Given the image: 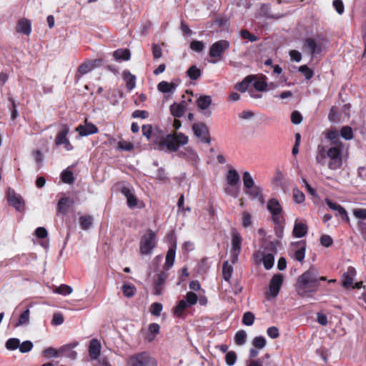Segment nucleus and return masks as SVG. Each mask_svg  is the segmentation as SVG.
<instances>
[{
  "label": "nucleus",
  "instance_id": "nucleus-1",
  "mask_svg": "<svg viewBox=\"0 0 366 366\" xmlns=\"http://www.w3.org/2000/svg\"><path fill=\"white\" fill-rule=\"evenodd\" d=\"M320 281H327V277L320 276L318 270L311 267L297 277L296 292L302 297H312L318 291Z\"/></svg>",
  "mask_w": 366,
  "mask_h": 366
},
{
  "label": "nucleus",
  "instance_id": "nucleus-2",
  "mask_svg": "<svg viewBox=\"0 0 366 366\" xmlns=\"http://www.w3.org/2000/svg\"><path fill=\"white\" fill-rule=\"evenodd\" d=\"M153 142L157 145L159 150H163L164 147H167L170 152H176L179 146L185 145L188 143V137L180 132L168 134L165 138L161 137L159 140L158 139L153 140Z\"/></svg>",
  "mask_w": 366,
  "mask_h": 366
},
{
  "label": "nucleus",
  "instance_id": "nucleus-3",
  "mask_svg": "<svg viewBox=\"0 0 366 366\" xmlns=\"http://www.w3.org/2000/svg\"><path fill=\"white\" fill-rule=\"evenodd\" d=\"M126 366H157V362L149 352H141L130 355L127 360Z\"/></svg>",
  "mask_w": 366,
  "mask_h": 366
},
{
  "label": "nucleus",
  "instance_id": "nucleus-4",
  "mask_svg": "<svg viewBox=\"0 0 366 366\" xmlns=\"http://www.w3.org/2000/svg\"><path fill=\"white\" fill-rule=\"evenodd\" d=\"M344 147H330L327 149V158L329 162L327 167L331 170H337L340 169L343 164V152Z\"/></svg>",
  "mask_w": 366,
  "mask_h": 366
},
{
  "label": "nucleus",
  "instance_id": "nucleus-5",
  "mask_svg": "<svg viewBox=\"0 0 366 366\" xmlns=\"http://www.w3.org/2000/svg\"><path fill=\"white\" fill-rule=\"evenodd\" d=\"M156 234L152 229L141 237L139 242V252L142 255L149 254L157 245Z\"/></svg>",
  "mask_w": 366,
  "mask_h": 366
},
{
  "label": "nucleus",
  "instance_id": "nucleus-6",
  "mask_svg": "<svg viewBox=\"0 0 366 366\" xmlns=\"http://www.w3.org/2000/svg\"><path fill=\"white\" fill-rule=\"evenodd\" d=\"M226 179L227 184L232 187H227L224 189L225 192L236 198L238 196L239 193V182H240V177L237 172V171L234 169H229L227 176Z\"/></svg>",
  "mask_w": 366,
  "mask_h": 366
},
{
  "label": "nucleus",
  "instance_id": "nucleus-7",
  "mask_svg": "<svg viewBox=\"0 0 366 366\" xmlns=\"http://www.w3.org/2000/svg\"><path fill=\"white\" fill-rule=\"evenodd\" d=\"M230 46V44L227 40H219L209 48V55L211 58L214 59L212 60V63H217L221 61L222 59L223 54Z\"/></svg>",
  "mask_w": 366,
  "mask_h": 366
},
{
  "label": "nucleus",
  "instance_id": "nucleus-8",
  "mask_svg": "<svg viewBox=\"0 0 366 366\" xmlns=\"http://www.w3.org/2000/svg\"><path fill=\"white\" fill-rule=\"evenodd\" d=\"M232 235V247L230 250V260L232 264L238 262L239 255L241 252L242 237L239 232L234 229L231 233Z\"/></svg>",
  "mask_w": 366,
  "mask_h": 366
},
{
  "label": "nucleus",
  "instance_id": "nucleus-9",
  "mask_svg": "<svg viewBox=\"0 0 366 366\" xmlns=\"http://www.w3.org/2000/svg\"><path fill=\"white\" fill-rule=\"evenodd\" d=\"M192 130L194 135L201 139L202 142L209 144L211 138L208 127L204 122L194 123L192 125Z\"/></svg>",
  "mask_w": 366,
  "mask_h": 366
},
{
  "label": "nucleus",
  "instance_id": "nucleus-10",
  "mask_svg": "<svg viewBox=\"0 0 366 366\" xmlns=\"http://www.w3.org/2000/svg\"><path fill=\"white\" fill-rule=\"evenodd\" d=\"M304 48L312 56H314L322 52V44L314 38H307L304 41Z\"/></svg>",
  "mask_w": 366,
  "mask_h": 366
},
{
  "label": "nucleus",
  "instance_id": "nucleus-11",
  "mask_svg": "<svg viewBox=\"0 0 366 366\" xmlns=\"http://www.w3.org/2000/svg\"><path fill=\"white\" fill-rule=\"evenodd\" d=\"M168 277L169 274L166 271H161L154 277L153 292L154 295H160L162 293L164 285Z\"/></svg>",
  "mask_w": 366,
  "mask_h": 366
},
{
  "label": "nucleus",
  "instance_id": "nucleus-12",
  "mask_svg": "<svg viewBox=\"0 0 366 366\" xmlns=\"http://www.w3.org/2000/svg\"><path fill=\"white\" fill-rule=\"evenodd\" d=\"M283 283V276L281 274H274L272 277L269 285V290L270 292V295L272 297H275L277 296V295L280 292L281 286Z\"/></svg>",
  "mask_w": 366,
  "mask_h": 366
},
{
  "label": "nucleus",
  "instance_id": "nucleus-13",
  "mask_svg": "<svg viewBox=\"0 0 366 366\" xmlns=\"http://www.w3.org/2000/svg\"><path fill=\"white\" fill-rule=\"evenodd\" d=\"M85 124H80L76 128V131L81 137H86L91 134H97L99 132L98 127L92 122H89L87 119H85Z\"/></svg>",
  "mask_w": 366,
  "mask_h": 366
},
{
  "label": "nucleus",
  "instance_id": "nucleus-14",
  "mask_svg": "<svg viewBox=\"0 0 366 366\" xmlns=\"http://www.w3.org/2000/svg\"><path fill=\"white\" fill-rule=\"evenodd\" d=\"M74 204V199L66 197L60 198L57 203L56 214L66 215L70 207Z\"/></svg>",
  "mask_w": 366,
  "mask_h": 366
},
{
  "label": "nucleus",
  "instance_id": "nucleus-15",
  "mask_svg": "<svg viewBox=\"0 0 366 366\" xmlns=\"http://www.w3.org/2000/svg\"><path fill=\"white\" fill-rule=\"evenodd\" d=\"M101 343L97 339H92L89 345V355L92 360H98L101 353Z\"/></svg>",
  "mask_w": 366,
  "mask_h": 366
},
{
  "label": "nucleus",
  "instance_id": "nucleus-16",
  "mask_svg": "<svg viewBox=\"0 0 366 366\" xmlns=\"http://www.w3.org/2000/svg\"><path fill=\"white\" fill-rule=\"evenodd\" d=\"M8 202L12 205L16 210L21 212L24 209V202L21 197L16 194L14 191L8 193L7 197Z\"/></svg>",
  "mask_w": 366,
  "mask_h": 366
},
{
  "label": "nucleus",
  "instance_id": "nucleus-17",
  "mask_svg": "<svg viewBox=\"0 0 366 366\" xmlns=\"http://www.w3.org/2000/svg\"><path fill=\"white\" fill-rule=\"evenodd\" d=\"M339 135L340 134L336 129H330L325 132V138L330 141L331 147H344Z\"/></svg>",
  "mask_w": 366,
  "mask_h": 366
},
{
  "label": "nucleus",
  "instance_id": "nucleus-18",
  "mask_svg": "<svg viewBox=\"0 0 366 366\" xmlns=\"http://www.w3.org/2000/svg\"><path fill=\"white\" fill-rule=\"evenodd\" d=\"M308 232L307 225L302 222H299L297 219L295 222L292 235L296 238H302L305 237Z\"/></svg>",
  "mask_w": 366,
  "mask_h": 366
},
{
  "label": "nucleus",
  "instance_id": "nucleus-19",
  "mask_svg": "<svg viewBox=\"0 0 366 366\" xmlns=\"http://www.w3.org/2000/svg\"><path fill=\"white\" fill-rule=\"evenodd\" d=\"M244 192L251 198L257 199L262 204L264 203V199L262 194V189L259 186L254 185L252 187L246 189Z\"/></svg>",
  "mask_w": 366,
  "mask_h": 366
},
{
  "label": "nucleus",
  "instance_id": "nucleus-20",
  "mask_svg": "<svg viewBox=\"0 0 366 366\" xmlns=\"http://www.w3.org/2000/svg\"><path fill=\"white\" fill-rule=\"evenodd\" d=\"M176 254V243H174L171 245L167 252L165 263L164 264V271L168 270L170 267H172L174 262Z\"/></svg>",
  "mask_w": 366,
  "mask_h": 366
},
{
  "label": "nucleus",
  "instance_id": "nucleus-21",
  "mask_svg": "<svg viewBox=\"0 0 366 366\" xmlns=\"http://www.w3.org/2000/svg\"><path fill=\"white\" fill-rule=\"evenodd\" d=\"M69 346L64 345L59 350H56L54 347H49L45 348L42 354L45 357L50 358L54 357H59L60 354L64 353L66 350H69Z\"/></svg>",
  "mask_w": 366,
  "mask_h": 366
},
{
  "label": "nucleus",
  "instance_id": "nucleus-22",
  "mask_svg": "<svg viewBox=\"0 0 366 366\" xmlns=\"http://www.w3.org/2000/svg\"><path fill=\"white\" fill-rule=\"evenodd\" d=\"M92 70V66L90 64L89 60L85 61L84 63L81 64L79 66L76 73L74 76L75 81L78 82L83 75L86 74Z\"/></svg>",
  "mask_w": 366,
  "mask_h": 366
},
{
  "label": "nucleus",
  "instance_id": "nucleus-23",
  "mask_svg": "<svg viewBox=\"0 0 366 366\" xmlns=\"http://www.w3.org/2000/svg\"><path fill=\"white\" fill-rule=\"evenodd\" d=\"M186 111L185 102L182 101L179 104L174 103L170 106V112L176 118L183 117Z\"/></svg>",
  "mask_w": 366,
  "mask_h": 366
},
{
  "label": "nucleus",
  "instance_id": "nucleus-24",
  "mask_svg": "<svg viewBox=\"0 0 366 366\" xmlns=\"http://www.w3.org/2000/svg\"><path fill=\"white\" fill-rule=\"evenodd\" d=\"M16 31L26 35H29L31 31V21L26 19L19 20L16 25Z\"/></svg>",
  "mask_w": 366,
  "mask_h": 366
},
{
  "label": "nucleus",
  "instance_id": "nucleus-25",
  "mask_svg": "<svg viewBox=\"0 0 366 366\" xmlns=\"http://www.w3.org/2000/svg\"><path fill=\"white\" fill-rule=\"evenodd\" d=\"M122 78L126 83L127 90L132 91L136 85V76L129 70H124L122 73Z\"/></svg>",
  "mask_w": 366,
  "mask_h": 366
},
{
  "label": "nucleus",
  "instance_id": "nucleus-26",
  "mask_svg": "<svg viewBox=\"0 0 366 366\" xmlns=\"http://www.w3.org/2000/svg\"><path fill=\"white\" fill-rule=\"evenodd\" d=\"M356 274L355 269L352 267H349L347 270L343 274L342 285L345 287H350L352 285L353 279Z\"/></svg>",
  "mask_w": 366,
  "mask_h": 366
},
{
  "label": "nucleus",
  "instance_id": "nucleus-27",
  "mask_svg": "<svg viewBox=\"0 0 366 366\" xmlns=\"http://www.w3.org/2000/svg\"><path fill=\"white\" fill-rule=\"evenodd\" d=\"M267 207L272 215L278 214L279 213L283 212L281 204H280L279 201L274 198L270 199L268 201Z\"/></svg>",
  "mask_w": 366,
  "mask_h": 366
},
{
  "label": "nucleus",
  "instance_id": "nucleus-28",
  "mask_svg": "<svg viewBox=\"0 0 366 366\" xmlns=\"http://www.w3.org/2000/svg\"><path fill=\"white\" fill-rule=\"evenodd\" d=\"M69 132V129L67 125H64L62 129L58 132L55 139V144L56 145H61L64 143H68L67 134Z\"/></svg>",
  "mask_w": 366,
  "mask_h": 366
},
{
  "label": "nucleus",
  "instance_id": "nucleus-29",
  "mask_svg": "<svg viewBox=\"0 0 366 366\" xmlns=\"http://www.w3.org/2000/svg\"><path fill=\"white\" fill-rule=\"evenodd\" d=\"M30 311L29 308L21 312L17 321H12L14 327H18L21 325H27L29 322Z\"/></svg>",
  "mask_w": 366,
  "mask_h": 366
},
{
  "label": "nucleus",
  "instance_id": "nucleus-30",
  "mask_svg": "<svg viewBox=\"0 0 366 366\" xmlns=\"http://www.w3.org/2000/svg\"><path fill=\"white\" fill-rule=\"evenodd\" d=\"M327 149L326 147L323 145H318L315 158L317 163L320 165H324L325 164L326 159L327 158Z\"/></svg>",
  "mask_w": 366,
  "mask_h": 366
},
{
  "label": "nucleus",
  "instance_id": "nucleus-31",
  "mask_svg": "<svg viewBox=\"0 0 366 366\" xmlns=\"http://www.w3.org/2000/svg\"><path fill=\"white\" fill-rule=\"evenodd\" d=\"M197 107L201 110H206L212 104V97L209 95L200 96L196 102Z\"/></svg>",
  "mask_w": 366,
  "mask_h": 366
},
{
  "label": "nucleus",
  "instance_id": "nucleus-32",
  "mask_svg": "<svg viewBox=\"0 0 366 366\" xmlns=\"http://www.w3.org/2000/svg\"><path fill=\"white\" fill-rule=\"evenodd\" d=\"M254 79V76L252 75L246 76L241 82H239L234 85V89L241 92H246L249 86V84Z\"/></svg>",
  "mask_w": 366,
  "mask_h": 366
},
{
  "label": "nucleus",
  "instance_id": "nucleus-33",
  "mask_svg": "<svg viewBox=\"0 0 366 366\" xmlns=\"http://www.w3.org/2000/svg\"><path fill=\"white\" fill-rule=\"evenodd\" d=\"M297 246H300L295 252L294 257L298 262H302L305 256V242L300 241L295 243Z\"/></svg>",
  "mask_w": 366,
  "mask_h": 366
},
{
  "label": "nucleus",
  "instance_id": "nucleus-34",
  "mask_svg": "<svg viewBox=\"0 0 366 366\" xmlns=\"http://www.w3.org/2000/svg\"><path fill=\"white\" fill-rule=\"evenodd\" d=\"M113 56L116 60L128 61L130 59L131 54L127 49H119L114 52Z\"/></svg>",
  "mask_w": 366,
  "mask_h": 366
},
{
  "label": "nucleus",
  "instance_id": "nucleus-35",
  "mask_svg": "<svg viewBox=\"0 0 366 366\" xmlns=\"http://www.w3.org/2000/svg\"><path fill=\"white\" fill-rule=\"evenodd\" d=\"M233 267L232 264H229L228 261L224 262L222 264V278L226 282H229L232 274L233 273Z\"/></svg>",
  "mask_w": 366,
  "mask_h": 366
},
{
  "label": "nucleus",
  "instance_id": "nucleus-36",
  "mask_svg": "<svg viewBox=\"0 0 366 366\" xmlns=\"http://www.w3.org/2000/svg\"><path fill=\"white\" fill-rule=\"evenodd\" d=\"M177 87V84L171 82L169 83L165 81H162L159 82L157 85V89L159 92L162 93H169L171 92L172 90L175 89Z\"/></svg>",
  "mask_w": 366,
  "mask_h": 366
},
{
  "label": "nucleus",
  "instance_id": "nucleus-37",
  "mask_svg": "<svg viewBox=\"0 0 366 366\" xmlns=\"http://www.w3.org/2000/svg\"><path fill=\"white\" fill-rule=\"evenodd\" d=\"M93 224V217L86 214L79 217V224L83 230L89 229Z\"/></svg>",
  "mask_w": 366,
  "mask_h": 366
},
{
  "label": "nucleus",
  "instance_id": "nucleus-38",
  "mask_svg": "<svg viewBox=\"0 0 366 366\" xmlns=\"http://www.w3.org/2000/svg\"><path fill=\"white\" fill-rule=\"evenodd\" d=\"M188 307L189 306L186 301L184 300H181L173 308V313L175 316L180 317Z\"/></svg>",
  "mask_w": 366,
  "mask_h": 366
},
{
  "label": "nucleus",
  "instance_id": "nucleus-39",
  "mask_svg": "<svg viewBox=\"0 0 366 366\" xmlns=\"http://www.w3.org/2000/svg\"><path fill=\"white\" fill-rule=\"evenodd\" d=\"M187 76L192 80H197L202 75V71L195 65L191 66L187 71Z\"/></svg>",
  "mask_w": 366,
  "mask_h": 366
},
{
  "label": "nucleus",
  "instance_id": "nucleus-40",
  "mask_svg": "<svg viewBox=\"0 0 366 366\" xmlns=\"http://www.w3.org/2000/svg\"><path fill=\"white\" fill-rule=\"evenodd\" d=\"M262 263L265 269H270L274 266V256L272 254L264 253V256L262 257Z\"/></svg>",
  "mask_w": 366,
  "mask_h": 366
},
{
  "label": "nucleus",
  "instance_id": "nucleus-41",
  "mask_svg": "<svg viewBox=\"0 0 366 366\" xmlns=\"http://www.w3.org/2000/svg\"><path fill=\"white\" fill-rule=\"evenodd\" d=\"M280 244L278 241L275 242H269L266 243L264 247V253L267 254H272L273 256H274L277 252V244Z\"/></svg>",
  "mask_w": 366,
  "mask_h": 366
},
{
  "label": "nucleus",
  "instance_id": "nucleus-42",
  "mask_svg": "<svg viewBox=\"0 0 366 366\" xmlns=\"http://www.w3.org/2000/svg\"><path fill=\"white\" fill-rule=\"evenodd\" d=\"M243 184H244V191L247 189L252 187V186L255 185L254 179H252L250 173L249 172H244L242 176Z\"/></svg>",
  "mask_w": 366,
  "mask_h": 366
},
{
  "label": "nucleus",
  "instance_id": "nucleus-43",
  "mask_svg": "<svg viewBox=\"0 0 366 366\" xmlns=\"http://www.w3.org/2000/svg\"><path fill=\"white\" fill-rule=\"evenodd\" d=\"M61 179L66 184H73L74 182L73 172L68 169H65L61 172Z\"/></svg>",
  "mask_w": 366,
  "mask_h": 366
},
{
  "label": "nucleus",
  "instance_id": "nucleus-44",
  "mask_svg": "<svg viewBox=\"0 0 366 366\" xmlns=\"http://www.w3.org/2000/svg\"><path fill=\"white\" fill-rule=\"evenodd\" d=\"M292 199L297 204L302 203L305 199L304 193L297 187L292 189Z\"/></svg>",
  "mask_w": 366,
  "mask_h": 366
},
{
  "label": "nucleus",
  "instance_id": "nucleus-45",
  "mask_svg": "<svg viewBox=\"0 0 366 366\" xmlns=\"http://www.w3.org/2000/svg\"><path fill=\"white\" fill-rule=\"evenodd\" d=\"M340 135L346 140H350L353 138V132L350 127L345 126L342 127Z\"/></svg>",
  "mask_w": 366,
  "mask_h": 366
},
{
  "label": "nucleus",
  "instance_id": "nucleus-46",
  "mask_svg": "<svg viewBox=\"0 0 366 366\" xmlns=\"http://www.w3.org/2000/svg\"><path fill=\"white\" fill-rule=\"evenodd\" d=\"M73 291V289L69 285L62 284L60 286L56 287L54 290V292L62 295H70Z\"/></svg>",
  "mask_w": 366,
  "mask_h": 366
},
{
  "label": "nucleus",
  "instance_id": "nucleus-47",
  "mask_svg": "<svg viewBox=\"0 0 366 366\" xmlns=\"http://www.w3.org/2000/svg\"><path fill=\"white\" fill-rule=\"evenodd\" d=\"M247 334L245 331L241 330L237 332L234 336V342L238 345H242L245 343Z\"/></svg>",
  "mask_w": 366,
  "mask_h": 366
},
{
  "label": "nucleus",
  "instance_id": "nucleus-48",
  "mask_svg": "<svg viewBox=\"0 0 366 366\" xmlns=\"http://www.w3.org/2000/svg\"><path fill=\"white\" fill-rule=\"evenodd\" d=\"M136 291V288L132 285H124L122 286V292L124 295L127 297H132L134 295Z\"/></svg>",
  "mask_w": 366,
  "mask_h": 366
},
{
  "label": "nucleus",
  "instance_id": "nucleus-49",
  "mask_svg": "<svg viewBox=\"0 0 366 366\" xmlns=\"http://www.w3.org/2000/svg\"><path fill=\"white\" fill-rule=\"evenodd\" d=\"M189 307L194 305L198 301L197 295L193 292H188L186 294L185 300Z\"/></svg>",
  "mask_w": 366,
  "mask_h": 366
},
{
  "label": "nucleus",
  "instance_id": "nucleus-50",
  "mask_svg": "<svg viewBox=\"0 0 366 366\" xmlns=\"http://www.w3.org/2000/svg\"><path fill=\"white\" fill-rule=\"evenodd\" d=\"M160 327L157 323H152L149 325L148 332L149 335H152V337H149V340H154V336L159 333Z\"/></svg>",
  "mask_w": 366,
  "mask_h": 366
},
{
  "label": "nucleus",
  "instance_id": "nucleus-51",
  "mask_svg": "<svg viewBox=\"0 0 366 366\" xmlns=\"http://www.w3.org/2000/svg\"><path fill=\"white\" fill-rule=\"evenodd\" d=\"M189 47L197 52H202L204 49V44L201 41L193 40L190 42Z\"/></svg>",
  "mask_w": 366,
  "mask_h": 366
},
{
  "label": "nucleus",
  "instance_id": "nucleus-52",
  "mask_svg": "<svg viewBox=\"0 0 366 366\" xmlns=\"http://www.w3.org/2000/svg\"><path fill=\"white\" fill-rule=\"evenodd\" d=\"M254 321V315L251 312H247L243 315L242 323L247 326H251Z\"/></svg>",
  "mask_w": 366,
  "mask_h": 366
},
{
  "label": "nucleus",
  "instance_id": "nucleus-53",
  "mask_svg": "<svg viewBox=\"0 0 366 366\" xmlns=\"http://www.w3.org/2000/svg\"><path fill=\"white\" fill-rule=\"evenodd\" d=\"M299 71L303 74L306 79H310L314 76V71L307 65H302L299 67Z\"/></svg>",
  "mask_w": 366,
  "mask_h": 366
},
{
  "label": "nucleus",
  "instance_id": "nucleus-54",
  "mask_svg": "<svg viewBox=\"0 0 366 366\" xmlns=\"http://www.w3.org/2000/svg\"><path fill=\"white\" fill-rule=\"evenodd\" d=\"M117 148L122 151H132L134 149V144L130 142L121 140L118 142Z\"/></svg>",
  "mask_w": 366,
  "mask_h": 366
},
{
  "label": "nucleus",
  "instance_id": "nucleus-55",
  "mask_svg": "<svg viewBox=\"0 0 366 366\" xmlns=\"http://www.w3.org/2000/svg\"><path fill=\"white\" fill-rule=\"evenodd\" d=\"M240 36L242 39H247L248 41H249L251 42L256 41L258 39L257 36L250 33L247 29H242L240 31Z\"/></svg>",
  "mask_w": 366,
  "mask_h": 366
},
{
  "label": "nucleus",
  "instance_id": "nucleus-56",
  "mask_svg": "<svg viewBox=\"0 0 366 366\" xmlns=\"http://www.w3.org/2000/svg\"><path fill=\"white\" fill-rule=\"evenodd\" d=\"M252 345L255 348L262 349L266 345L265 338L262 336L255 337L252 341Z\"/></svg>",
  "mask_w": 366,
  "mask_h": 366
},
{
  "label": "nucleus",
  "instance_id": "nucleus-57",
  "mask_svg": "<svg viewBox=\"0 0 366 366\" xmlns=\"http://www.w3.org/2000/svg\"><path fill=\"white\" fill-rule=\"evenodd\" d=\"M237 360V354L234 351H229L226 354L225 362L227 365L232 366Z\"/></svg>",
  "mask_w": 366,
  "mask_h": 366
},
{
  "label": "nucleus",
  "instance_id": "nucleus-58",
  "mask_svg": "<svg viewBox=\"0 0 366 366\" xmlns=\"http://www.w3.org/2000/svg\"><path fill=\"white\" fill-rule=\"evenodd\" d=\"M162 308L163 307L161 303L154 302L152 304L150 307V312L152 313V315L158 317L160 315Z\"/></svg>",
  "mask_w": 366,
  "mask_h": 366
},
{
  "label": "nucleus",
  "instance_id": "nucleus-59",
  "mask_svg": "<svg viewBox=\"0 0 366 366\" xmlns=\"http://www.w3.org/2000/svg\"><path fill=\"white\" fill-rule=\"evenodd\" d=\"M19 347V340L10 338L6 342V347L10 350H14Z\"/></svg>",
  "mask_w": 366,
  "mask_h": 366
},
{
  "label": "nucleus",
  "instance_id": "nucleus-60",
  "mask_svg": "<svg viewBox=\"0 0 366 366\" xmlns=\"http://www.w3.org/2000/svg\"><path fill=\"white\" fill-rule=\"evenodd\" d=\"M19 347L21 352L26 353L31 350L33 347V343L29 340H26L21 345L19 344Z\"/></svg>",
  "mask_w": 366,
  "mask_h": 366
},
{
  "label": "nucleus",
  "instance_id": "nucleus-61",
  "mask_svg": "<svg viewBox=\"0 0 366 366\" xmlns=\"http://www.w3.org/2000/svg\"><path fill=\"white\" fill-rule=\"evenodd\" d=\"M242 226L245 228L249 227L252 225V217L250 214L245 211L242 213Z\"/></svg>",
  "mask_w": 366,
  "mask_h": 366
},
{
  "label": "nucleus",
  "instance_id": "nucleus-62",
  "mask_svg": "<svg viewBox=\"0 0 366 366\" xmlns=\"http://www.w3.org/2000/svg\"><path fill=\"white\" fill-rule=\"evenodd\" d=\"M254 88L259 92H264L267 89V84L262 80H257L253 84Z\"/></svg>",
  "mask_w": 366,
  "mask_h": 366
},
{
  "label": "nucleus",
  "instance_id": "nucleus-63",
  "mask_svg": "<svg viewBox=\"0 0 366 366\" xmlns=\"http://www.w3.org/2000/svg\"><path fill=\"white\" fill-rule=\"evenodd\" d=\"M272 221L273 222L274 225L285 224V219L284 218L282 213H279L278 214L272 215Z\"/></svg>",
  "mask_w": 366,
  "mask_h": 366
},
{
  "label": "nucleus",
  "instance_id": "nucleus-64",
  "mask_svg": "<svg viewBox=\"0 0 366 366\" xmlns=\"http://www.w3.org/2000/svg\"><path fill=\"white\" fill-rule=\"evenodd\" d=\"M320 243L322 246L329 247L332 244L333 240L330 236L327 235V234H323L320 237Z\"/></svg>",
  "mask_w": 366,
  "mask_h": 366
}]
</instances>
